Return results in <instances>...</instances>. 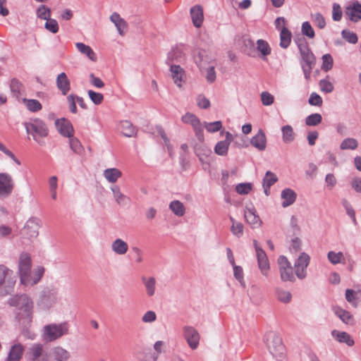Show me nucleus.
Returning a JSON list of instances; mask_svg holds the SVG:
<instances>
[{
  "label": "nucleus",
  "instance_id": "f257e3e1",
  "mask_svg": "<svg viewBox=\"0 0 361 361\" xmlns=\"http://www.w3.org/2000/svg\"><path fill=\"white\" fill-rule=\"evenodd\" d=\"M32 259L27 252H22L18 260V274L20 283L24 286H33L37 284L44 276L45 269L42 266L36 267L32 271Z\"/></svg>",
  "mask_w": 361,
  "mask_h": 361
},
{
  "label": "nucleus",
  "instance_id": "f03ea898",
  "mask_svg": "<svg viewBox=\"0 0 361 361\" xmlns=\"http://www.w3.org/2000/svg\"><path fill=\"white\" fill-rule=\"evenodd\" d=\"M8 304L17 307L23 312L17 316L19 321L24 319L23 323L30 324L32 322L33 313V302L32 298L27 294L16 295L11 297Z\"/></svg>",
  "mask_w": 361,
  "mask_h": 361
},
{
  "label": "nucleus",
  "instance_id": "7ed1b4c3",
  "mask_svg": "<svg viewBox=\"0 0 361 361\" xmlns=\"http://www.w3.org/2000/svg\"><path fill=\"white\" fill-rule=\"evenodd\" d=\"M299 49L301 60L300 64L306 80L310 78L312 71L315 66L316 59L310 50L308 43L304 38L295 40Z\"/></svg>",
  "mask_w": 361,
  "mask_h": 361
},
{
  "label": "nucleus",
  "instance_id": "20e7f679",
  "mask_svg": "<svg viewBox=\"0 0 361 361\" xmlns=\"http://www.w3.org/2000/svg\"><path fill=\"white\" fill-rule=\"evenodd\" d=\"M26 133L31 135L33 140L39 145H44L43 139L49 135V129L47 124L40 118L30 119L23 123Z\"/></svg>",
  "mask_w": 361,
  "mask_h": 361
},
{
  "label": "nucleus",
  "instance_id": "39448f33",
  "mask_svg": "<svg viewBox=\"0 0 361 361\" xmlns=\"http://www.w3.org/2000/svg\"><path fill=\"white\" fill-rule=\"evenodd\" d=\"M69 324L67 322L45 325L42 329V338L47 343L53 342L68 334Z\"/></svg>",
  "mask_w": 361,
  "mask_h": 361
},
{
  "label": "nucleus",
  "instance_id": "423d86ee",
  "mask_svg": "<svg viewBox=\"0 0 361 361\" xmlns=\"http://www.w3.org/2000/svg\"><path fill=\"white\" fill-rule=\"evenodd\" d=\"M58 301V290L54 286H46L39 293L37 307L42 311H49Z\"/></svg>",
  "mask_w": 361,
  "mask_h": 361
},
{
  "label": "nucleus",
  "instance_id": "0eeeda50",
  "mask_svg": "<svg viewBox=\"0 0 361 361\" xmlns=\"http://www.w3.org/2000/svg\"><path fill=\"white\" fill-rule=\"evenodd\" d=\"M16 275L11 269L0 264V296L10 294L16 283Z\"/></svg>",
  "mask_w": 361,
  "mask_h": 361
},
{
  "label": "nucleus",
  "instance_id": "6e6552de",
  "mask_svg": "<svg viewBox=\"0 0 361 361\" xmlns=\"http://www.w3.org/2000/svg\"><path fill=\"white\" fill-rule=\"evenodd\" d=\"M264 342L269 353L274 357H281L283 355V345L282 344V339L276 332H267L264 336Z\"/></svg>",
  "mask_w": 361,
  "mask_h": 361
},
{
  "label": "nucleus",
  "instance_id": "1a4fd4ad",
  "mask_svg": "<svg viewBox=\"0 0 361 361\" xmlns=\"http://www.w3.org/2000/svg\"><path fill=\"white\" fill-rule=\"evenodd\" d=\"M42 226L41 220L35 216L30 217L20 231L21 238L32 240L39 235V229Z\"/></svg>",
  "mask_w": 361,
  "mask_h": 361
},
{
  "label": "nucleus",
  "instance_id": "9d476101",
  "mask_svg": "<svg viewBox=\"0 0 361 361\" xmlns=\"http://www.w3.org/2000/svg\"><path fill=\"white\" fill-rule=\"evenodd\" d=\"M184 123L190 124L193 128L197 139L203 142L204 140L203 125L200 120L193 114L186 113L181 118Z\"/></svg>",
  "mask_w": 361,
  "mask_h": 361
},
{
  "label": "nucleus",
  "instance_id": "9b49d317",
  "mask_svg": "<svg viewBox=\"0 0 361 361\" xmlns=\"http://www.w3.org/2000/svg\"><path fill=\"white\" fill-rule=\"evenodd\" d=\"M310 256L305 252H301L294 263L295 273L299 279L306 277V269L310 263Z\"/></svg>",
  "mask_w": 361,
  "mask_h": 361
},
{
  "label": "nucleus",
  "instance_id": "f8f14e48",
  "mask_svg": "<svg viewBox=\"0 0 361 361\" xmlns=\"http://www.w3.org/2000/svg\"><path fill=\"white\" fill-rule=\"evenodd\" d=\"M183 337L185 339L188 345L192 350L197 348L200 336L199 332L191 326H185L183 328Z\"/></svg>",
  "mask_w": 361,
  "mask_h": 361
},
{
  "label": "nucleus",
  "instance_id": "ddd939ff",
  "mask_svg": "<svg viewBox=\"0 0 361 361\" xmlns=\"http://www.w3.org/2000/svg\"><path fill=\"white\" fill-rule=\"evenodd\" d=\"M71 353L66 349L57 345L51 348L47 358H42V361H68Z\"/></svg>",
  "mask_w": 361,
  "mask_h": 361
},
{
  "label": "nucleus",
  "instance_id": "4468645a",
  "mask_svg": "<svg viewBox=\"0 0 361 361\" xmlns=\"http://www.w3.org/2000/svg\"><path fill=\"white\" fill-rule=\"evenodd\" d=\"M13 180L11 175L6 173H0V196L9 195L13 189Z\"/></svg>",
  "mask_w": 361,
  "mask_h": 361
},
{
  "label": "nucleus",
  "instance_id": "2eb2a0df",
  "mask_svg": "<svg viewBox=\"0 0 361 361\" xmlns=\"http://www.w3.org/2000/svg\"><path fill=\"white\" fill-rule=\"evenodd\" d=\"M345 15L350 21L359 22L361 20V4L358 1H355L346 6Z\"/></svg>",
  "mask_w": 361,
  "mask_h": 361
},
{
  "label": "nucleus",
  "instance_id": "dca6fc26",
  "mask_svg": "<svg viewBox=\"0 0 361 361\" xmlns=\"http://www.w3.org/2000/svg\"><path fill=\"white\" fill-rule=\"evenodd\" d=\"M190 16L194 27H201L204 19L203 7L200 4L192 6L190 9Z\"/></svg>",
  "mask_w": 361,
  "mask_h": 361
},
{
  "label": "nucleus",
  "instance_id": "f3484780",
  "mask_svg": "<svg viewBox=\"0 0 361 361\" xmlns=\"http://www.w3.org/2000/svg\"><path fill=\"white\" fill-rule=\"evenodd\" d=\"M244 218L245 221L251 226L252 228H258L262 224L259 216L256 214L255 207H247L244 211Z\"/></svg>",
  "mask_w": 361,
  "mask_h": 361
},
{
  "label": "nucleus",
  "instance_id": "a211bd4d",
  "mask_svg": "<svg viewBox=\"0 0 361 361\" xmlns=\"http://www.w3.org/2000/svg\"><path fill=\"white\" fill-rule=\"evenodd\" d=\"M170 73L174 83L179 87L185 82V73L179 65H171Z\"/></svg>",
  "mask_w": 361,
  "mask_h": 361
},
{
  "label": "nucleus",
  "instance_id": "6ab92c4d",
  "mask_svg": "<svg viewBox=\"0 0 361 361\" xmlns=\"http://www.w3.org/2000/svg\"><path fill=\"white\" fill-rule=\"evenodd\" d=\"M250 144L252 147L259 151H264L267 147V137L262 129H259L257 133L251 138Z\"/></svg>",
  "mask_w": 361,
  "mask_h": 361
},
{
  "label": "nucleus",
  "instance_id": "aec40b11",
  "mask_svg": "<svg viewBox=\"0 0 361 361\" xmlns=\"http://www.w3.org/2000/svg\"><path fill=\"white\" fill-rule=\"evenodd\" d=\"M332 337L340 343H345L349 347H352L355 344L353 338L345 331H341L336 329L331 331Z\"/></svg>",
  "mask_w": 361,
  "mask_h": 361
},
{
  "label": "nucleus",
  "instance_id": "412c9836",
  "mask_svg": "<svg viewBox=\"0 0 361 361\" xmlns=\"http://www.w3.org/2000/svg\"><path fill=\"white\" fill-rule=\"evenodd\" d=\"M56 86L63 95H66L71 89V82L65 73H61L56 78Z\"/></svg>",
  "mask_w": 361,
  "mask_h": 361
},
{
  "label": "nucleus",
  "instance_id": "4be33fe9",
  "mask_svg": "<svg viewBox=\"0 0 361 361\" xmlns=\"http://www.w3.org/2000/svg\"><path fill=\"white\" fill-rule=\"evenodd\" d=\"M258 267L264 276H267L269 269V262L267 254L264 250H259L256 254Z\"/></svg>",
  "mask_w": 361,
  "mask_h": 361
},
{
  "label": "nucleus",
  "instance_id": "5701e85b",
  "mask_svg": "<svg viewBox=\"0 0 361 361\" xmlns=\"http://www.w3.org/2000/svg\"><path fill=\"white\" fill-rule=\"evenodd\" d=\"M24 352V347L20 343H16L11 347L6 361H20Z\"/></svg>",
  "mask_w": 361,
  "mask_h": 361
},
{
  "label": "nucleus",
  "instance_id": "b1692460",
  "mask_svg": "<svg viewBox=\"0 0 361 361\" xmlns=\"http://www.w3.org/2000/svg\"><path fill=\"white\" fill-rule=\"evenodd\" d=\"M334 312L345 324H354L355 319L350 312L340 307H336L334 308Z\"/></svg>",
  "mask_w": 361,
  "mask_h": 361
},
{
  "label": "nucleus",
  "instance_id": "393cba45",
  "mask_svg": "<svg viewBox=\"0 0 361 361\" xmlns=\"http://www.w3.org/2000/svg\"><path fill=\"white\" fill-rule=\"evenodd\" d=\"M184 60V54L181 49L178 47L173 48L167 54L166 60L169 66L173 65V62L180 63Z\"/></svg>",
  "mask_w": 361,
  "mask_h": 361
},
{
  "label": "nucleus",
  "instance_id": "a878e982",
  "mask_svg": "<svg viewBox=\"0 0 361 361\" xmlns=\"http://www.w3.org/2000/svg\"><path fill=\"white\" fill-rule=\"evenodd\" d=\"M111 250L118 255H124L128 250V245L121 238H116L111 243Z\"/></svg>",
  "mask_w": 361,
  "mask_h": 361
},
{
  "label": "nucleus",
  "instance_id": "bb28decb",
  "mask_svg": "<svg viewBox=\"0 0 361 361\" xmlns=\"http://www.w3.org/2000/svg\"><path fill=\"white\" fill-rule=\"evenodd\" d=\"M281 197L283 200L282 202L283 207H287L295 202L297 195L293 190L286 188L281 191Z\"/></svg>",
  "mask_w": 361,
  "mask_h": 361
},
{
  "label": "nucleus",
  "instance_id": "cd10ccee",
  "mask_svg": "<svg viewBox=\"0 0 361 361\" xmlns=\"http://www.w3.org/2000/svg\"><path fill=\"white\" fill-rule=\"evenodd\" d=\"M114 198L116 201V202L121 206L126 205L128 202L130 200V198L125 195L123 193L121 192L120 187L117 185H113L110 188Z\"/></svg>",
  "mask_w": 361,
  "mask_h": 361
},
{
  "label": "nucleus",
  "instance_id": "c85d7f7f",
  "mask_svg": "<svg viewBox=\"0 0 361 361\" xmlns=\"http://www.w3.org/2000/svg\"><path fill=\"white\" fill-rule=\"evenodd\" d=\"M110 20L114 24L118 33L121 35H123L124 34V30L128 26L126 20L116 12H114L111 15Z\"/></svg>",
  "mask_w": 361,
  "mask_h": 361
},
{
  "label": "nucleus",
  "instance_id": "c756f323",
  "mask_svg": "<svg viewBox=\"0 0 361 361\" xmlns=\"http://www.w3.org/2000/svg\"><path fill=\"white\" fill-rule=\"evenodd\" d=\"M56 125L58 126L59 133L64 137H67L69 139L73 137V128L72 125L63 120L60 122L59 120H56Z\"/></svg>",
  "mask_w": 361,
  "mask_h": 361
},
{
  "label": "nucleus",
  "instance_id": "7c9ffc66",
  "mask_svg": "<svg viewBox=\"0 0 361 361\" xmlns=\"http://www.w3.org/2000/svg\"><path fill=\"white\" fill-rule=\"evenodd\" d=\"M103 176L109 183H114L121 177L122 173L116 168H109L104 171Z\"/></svg>",
  "mask_w": 361,
  "mask_h": 361
},
{
  "label": "nucleus",
  "instance_id": "2f4dec72",
  "mask_svg": "<svg viewBox=\"0 0 361 361\" xmlns=\"http://www.w3.org/2000/svg\"><path fill=\"white\" fill-rule=\"evenodd\" d=\"M142 281L145 286L147 295L149 297H152L155 294L156 290V279L154 277L150 276V277H146L142 276Z\"/></svg>",
  "mask_w": 361,
  "mask_h": 361
},
{
  "label": "nucleus",
  "instance_id": "473e14b6",
  "mask_svg": "<svg viewBox=\"0 0 361 361\" xmlns=\"http://www.w3.org/2000/svg\"><path fill=\"white\" fill-rule=\"evenodd\" d=\"M75 47L82 54H85L92 61H96L97 57L92 49L82 42H77Z\"/></svg>",
  "mask_w": 361,
  "mask_h": 361
},
{
  "label": "nucleus",
  "instance_id": "72a5a7b5",
  "mask_svg": "<svg viewBox=\"0 0 361 361\" xmlns=\"http://www.w3.org/2000/svg\"><path fill=\"white\" fill-rule=\"evenodd\" d=\"M275 295L279 302L284 304L290 302L292 300L291 293L289 290H285L281 287H277L275 288Z\"/></svg>",
  "mask_w": 361,
  "mask_h": 361
},
{
  "label": "nucleus",
  "instance_id": "f704fd0d",
  "mask_svg": "<svg viewBox=\"0 0 361 361\" xmlns=\"http://www.w3.org/2000/svg\"><path fill=\"white\" fill-rule=\"evenodd\" d=\"M43 345L40 343L33 344L28 350L29 358L32 361H40L39 358L42 355Z\"/></svg>",
  "mask_w": 361,
  "mask_h": 361
},
{
  "label": "nucleus",
  "instance_id": "c9c22d12",
  "mask_svg": "<svg viewBox=\"0 0 361 361\" xmlns=\"http://www.w3.org/2000/svg\"><path fill=\"white\" fill-rule=\"evenodd\" d=\"M327 259L334 265L338 264H345L346 263V258L342 252L329 251L327 253Z\"/></svg>",
  "mask_w": 361,
  "mask_h": 361
},
{
  "label": "nucleus",
  "instance_id": "e433bc0d",
  "mask_svg": "<svg viewBox=\"0 0 361 361\" xmlns=\"http://www.w3.org/2000/svg\"><path fill=\"white\" fill-rule=\"evenodd\" d=\"M120 128L122 134L126 137H131L136 135L135 128L129 121H121Z\"/></svg>",
  "mask_w": 361,
  "mask_h": 361
},
{
  "label": "nucleus",
  "instance_id": "4c0bfd02",
  "mask_svg": "<svg viewBox=\"0 0 361 361\" xmlns=\"http://www.w3.org/2000/svg\"><path fill=\"white\" fill-rule=\"evenodd\" d=\"M291 32L286 27H283L280 32V47L286 49L289 47L291 42Z\"/></svg>",
  "mask_w": 361,
  "mask_h": 361
},
{
  "label": "nucleus",
  "instance_id": "58836bf2",
  "mask_svg": "<svg viewBox=\"0 0 361 361\" xmlns=\"http://www.w3.org/2000/svg\"><path fill=\"white\" fill-rule=\"evenodd\" d=\"M282 140L288 144L295 140V133L291 126L286 125L281 128Z\"/></svg>",
  "mask_w": 361,
  "mask_h": 361
},
{
  "label": "nucleus",
  "instance_id": "ea45409f",
  "mask_svg": "<svg viewBox=\"0 0 361 361\" xmlns=\"http://www.w3.org/2000/svg\"><path fill=\"white\" fill-rule=\"evenodd\" d=\"M169 209L177 216H183L185 213L184 204L179 200H173L170 202Z\"/></svg>",
  "mask_w": 361,
  "mask_h": 361
},
{
  "label": "nucleus",
  "instance_id": "a19ab883",
  "mask_svg": "<svg viewBox=\"0 0 361 361\" xmlns=\"http://www.w3.org/2000/svg\"><path fill=\"white\" fill-rule=\"evenodd\" d=\"M256 45L257 50L260 52L262 57H265L271 54V49L267 41L262 39H257Z\"/></svg>",
  "mask_w": 361,
  "mask_h": 361
},
{
  "label": "nucleus",
  "instance_id": "79ce46f5",
  "mask_svg": "<svg viewBox=\"0 0 361 361\" xmlns=\"http://www.w3.org/2000/svg\"><path fill=\"white\" fill-rule=\"evenodd\" d=\"M24 104L27 109L32 112H37L42 109V106L41 103L35 99H24Z\"/></svg>",
  "mask_w": 361,
  "mask_h": 361
},
{
  "label": "nucleus",
  "instance_id": "37998d69",
  "mask_svg": "<svg viewBox=\"0 0 361 361\" xmlns=\"http://www.w3.org/2000/svg\"><path fill=\"white\" fill-rule=\"evenodd\" d=\"M358 146V142L356 139L352 137H348L344 139L341 145L340 148L342 150L355 149Z\"/></svg>",
  "mask_w": 361,
  "mask_h": 361
},
{
  "label": "nucleus",
  "instance_id": "c03bdc74",
  "mask_svg": "<svg viewBox=\"0 0 361 361\" xmlns=\"http://www.w3.org/2000/svg\"><path fill=\"white\" fill-rule=\"evenodd\" d=\"M342 205L345 208L347 215L350 218L354 225L357 224L355 217V212L350 203L345 199L342 200Z\"/></svg>",
  "mask_w": 361,
  "mask_h": 361
},
{
  "label": "nucleus",
  "instance_id": "a18cd8bd",
  "mask_svg": "<svg viewBox=\"0 0 361 361\" xmlns=\"http://www.w3.org/2000/svg\"><path fill=\"white\" fill-rule=\"evenodd\" d=\"M69 145L71 149L75 154L80 155L83 153L84 148L78 138L75 137H72L71 138H70Z\"/></svg>",
  "mask_w": 361,
  "mask_h": 361
},
{
  "label": "nucleus",
  "instance_id": "49530a36",
  "mask_svg": "<svg viewBox=\"0 0 361 361\" xmlns=\"http://www.w3.org/2000/svg\"><path fill=\"white\" fill-rule=\"evenodd\" d=\"M301 33L302 35L307 37L310 39H312L315 36L314 30L308 21L303 22L301 25Z\"/></svg>",
  "mask_w": 361,
  "mask_h": 361
},
{
  "label": "nucleus",
  "instance_id": "de8ad7c7",
  "mask_svg": "<svg viewBox=\"0 0 361 361\" xmlns=\"http://www.w3.org/2000/svg\"><path fill=\"white\" fill-rule=\"evenodd\" d=\"M342 37L348 43L355 44L357 42L358 37L356 33L349 30H343L341 31Z\"/></svg>",
  "mask_w": 361,
  "mask_h": 361
},
{
  "label": "nucleus",
  "instance_id": "09e8293b",
  "mask_svg": "<svg viewBox=\"0 0 361 361\" xmlns=\"http://www.w3.org/2000/svg\"><path fill=\"white\" fill-rule=\"evenodd\" d=\"M322 121L320 114L314 113L309 115L305 118V124L308 126H315L319 124Z\"/></svg>",
  "mask_w": 361,
  "mask_h": 361
},
{
  "label": "nucleus",
  "instance_id": "8fccbe9b",
  "mask_svg": "<svg viewBox=\"0 0 361 361\" xmlns=\"http://www.w3.org/2000/svg\"><path fill=\"white\" fill-rule=\"evenodd\" d=\"M203 128H205L207 131L211 133L219 131L222 128V123L220 121L214 122H204L203 124Z\"/></svg>",
  "mask_w": 361,
  "mask_h": 361
},
{
  "label": "nucleus",
  "instance_id": "3c124183",
  "mask_svg": "<svg viewBox=\"0 0 361 361\" xmlns=\"http://www.w3.org/2000/svg\"><path fill=\"white\" fill-rule=\"evenodd\" d=\"M229 145L224 141L218 142L214 147V152L219 156H225L228 151Z\"/></svg>",
  "mask_w": 361,
  "mask_h": 361
},
{
  "label": "nucleus",
  "instance_id": "603ef678",
  "mask_svg": "<svg viewBox=\"0 0 361 361\" xmlns=\"http://www.w3.org/2000/svg\"><path fill=\"white\" fill-rule=\"evenodd\" d=\"M195 152L200 161H203L204 157H207L212 154V150L207 146L196 147Z\"/></svg>",
  "mask_w": 361,
  "mask_h": 361
},
{
  "label": "nucleus",
  "instance_id": "864d4df0",
  "mask_svg": "<svg viewBox=\"0 0 361 361\" xmlns=\"http://www.w3.org/2000/svg\"><path fill=\"white\" fill-rule=\"evenodd\" d=\"M280 274L283 281H293L295 280L292 267L280 270Z\"/></svg>",
  "mask_w": 361,
  "mask_h": 361
},
{
  "label": "nucleus",
  "instance_id": "5fc2aeb1",
  "mask_svg": "<svg viewBox=\"0 0 361 361\" xmlns=\"http://www.w3.org/2000/svg\"><path fill=\"white\" fill-rule=\"evenodd\" d=\"M333 58L329 54H326L322 56V69L327 72L331 70L333 67Z\"/></svg>",
  "mask_w": 361,
  "mask_h": 361
},
{
  "label": "nucleus",
  "instance_id": "6e6d98bb",
  "mask_svg": "<svg viewBox=\"0 0 361 361\" xmlns=\"http://www.w3.org/2000/svg\"><path fill=\"white\" fill-rule=\"evenodd\" d=\"M313 23L319 28L324 29L326 26V20L320 13L311 14Z\"/></svg>",
  "mask_w": 361,
  "mask_h": 361
},
{
  "label": "nucleus",
  "instance_id": "4d7b16f0",
  "mask_svg": "<svg viewBox=\"0 0 361 361\" xmlns=\"http://www.w3.org/2000/svg\"><path fill=\"white\" fill-rule=\"evenodd\" d=\"M51 11L45 5H40L37 10V16L43 20H48L50 18Z\"/></svg>",
  "mask_w": 361,
  "mask_h": 361
},
{
  "label": "nucleus",
  "instance_id": "13d9d810",
  "mask_svg": "<svg viewBox=\"0 0 361 361\" xmlns=\"http://www.w3.org/2000/svg\"><path fill=\"white\" fill-rule=\"evenodd\" d=\"M277 180L278 178L276 176L274 173L268 171L266 172L265 176L263 178L262 185H265L267 187H271L276 183Z\"/></svg>",
  "mask_w": 361,
  "mask_h": 361
},
{
  "label": "nucleus",
  "instance_id": "bf43d9fd",
  "mask_svg": "<svg viewBox=\"0 0 361 361\" xmlns=\"http://www.w3.org/2000/svg\"><path fill=\"white\" fill-rule=\"evenodd\" d=\"M252 183H242L235 186V190L240 195H247L252 190Z\"/></svg>",
  "mask_w": 361,
  "mask_h": 361
},
{
  "label": "nucleus",
  "instance_id": "052dcab7",
  "mask_svg": "<svg viewBox=\"0 0 361 361\" xmlns=\"http://www.w3.org/2000/svg\"><path fill=\"white\" fill-rule=\"evenodd\" d=\"M44 27L51 33H56L59 31V24L55 19L49 18L47 20Z\"/></svg>",
  "mask_w": 361,
  "mask_h": 361
},
{
  "label": "nucleus",
  "instance_id": "680f3d73",
  "mask_svg": "<svg viewBox=\"0 0 361 361\" xmlns=\"http://www.w3.org/2000/svg\"><path fill=\"white\" fill-rule=\"evenodd\" d=\"M87 93L91 101L96 105L100 104L104 100V96L102 93L93 90H88Z\"/></svg>",
  "mask_w": 361,
  "mask_h": 361
},
{
  "label": "nucleus",
  "instance_id": "e2e57ef3",
  "mask_svg": "<svg viewBox=\"0 0 361 361\" xmlns=\"http://www.w3.org/2000/svg\"><path fill=\"white\" fill-rule=\"evenodd\" d=\"M321 91L325 93H331L334 90V85L327 80L322 79L319 82Z\"/></svg>",
  "mask_w": 361,
  "mask_h": 361
},
{
  "label": "nucleus",
  "instance_id": "0e129e2a",
  "mask_svg": "<svg viewBox=\"0 0 361 361\" xmlns=\"http://www.w3.org/2000/svg\"><path fill=\"white\" fill-rule=\"evenodd\" d=\"M357 293L352 289H346L345 290V299L346 300L352 304L354 307H357V298L356 296Z\"/></svg>",
  "mask_w": 361,
  "mask_h": 361
},
{
  "label": "nucleus",
  "instance_id": "69168bd1",
  "mask_svg": "<svg viewBox=\"0 0 361 361\" xmlns=\"http://www.w3.org/2000/svg\"><path fill=\"white\" fill-rule=\"evenodd\" d=\"M261 100L264 106H270L274 102V96L268 92H262L261 93Z\"/></svg>",
  "mask_w": 361,
  "mask_h": 361
},
{
  "label": "nucleus",
  "instance_id": "338daca9",
  "mask_svg": "<svg viewBox=\"0 0 361 361\" xmlns=\"http://www.w3.org/2000/svg\"><path fill=\"white\" fill-rule=\"evenodd\" d=\"M197 104L200 109H207L210 106L209 100L202 94H199L196 99Z\"/></svg>",
  "mask_w": 361,
  "mask_h": 361
},
{
  "label": "nucleus",
  "instance_id": "774afa93",
  "mask_svg": "<svg viewBox=\"0 0 361 361\" xmlns=\"http://www.w3.org/2000/svg\"><path fill=\"white\" fill-rule=\"evenodd\" d=\"M308 102L312 106H320L322 104V97L316 92H312L308 99Z\"/></svg>",
  "mask_w": 361,
  "mask_h": 361
}]
</instances>
